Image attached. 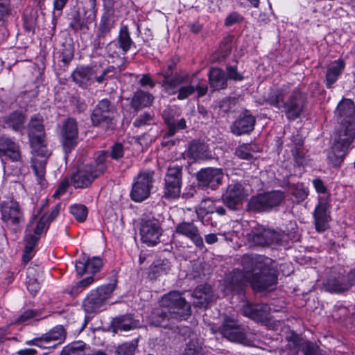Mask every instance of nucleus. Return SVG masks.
Segmentation results:
<instances>
[{"mask_svg":"<svg viewBox=\"0 0 355 355\" xmlns=\"http://www.w3.org/2000/svg\"><path fill=\"white\" fill-rule=\"evenodd\" d=\"M191 315L190 303L182 293L173 291L163 295L159 306L155 308L148 316L150 325L179 332L178 324L187 320Z\"/></svg>","mask_w":355,"mask_h":355,"instance_id":"f257e3e1","label":"nucleus"},{"mask_svg":"<svg viewBox=\"0 0 355 355\" xmlns=\"http://www.w3.org/2000/svg\"><path fill=\"white\" fill-rule=\"evenodd\" d=\"M240 263L247 272V277H250L254 291H262L277 284V275L270 258L259 254H244Z\"/></svg>","mask_w":355,"mask_h":355,"instance_id":"f03ea898","label":"nucleus"},{"mask_svg":"<svg viewBox=\"0 0 355 355\" xmlns=\"http://www.w3.org/2000/svg\"><path fill=\"white\" fill-rule=\"evenodd\" d=\"M284 198V193L280 190L257 193L248 200L247 210L253 213L270 212L279 207Z\"/></svg>","mask_w":355,"mask_h":355,"instance_id":"7ed1b4c3","label":"nucleus"},{"mask_svg":"<svg viewBox=\"0 0 355 355\" xmlns=\"http://www.w3.org/2000/svg\"><path fill=\"white\" fill-rule=\"evenodd\" d=\"M288 235L284 232H277L262 225L254 227L248 234V241L251 245L268 247L283 245L287 242Z\"/></svg>","mask_w":355,"mask_h":355,"instance_id":"20e7f679","label":"nucleus"},{"mask_svg":"<svg viewBox=\"0 0 355 355\" xmlns=\"http://www.w3.org/2000/svg\"><path fill=\"white\" fill-rule=\"evenodd\" d=\"M117 280L92 290L83 302L84 311L88 314L96 313L104 309L107 300L112 295L116 286Z\"/></svg>","mask_w":355,"mask_h":355,"instance_id":"39448f33","label":"nucleus"},{"mask_svg":"<svg viewBox=\"0 0 355 355\" xmlns=\"http://www.w3.org/2000/svg\"><path fill=\"white\" fill-rule=\"evenodd\" d=\"M31 147V167L37 178L38 183L44 185L45 181L46 165L51 155L48 149L45 139L29 141Z\"/></svg>","mask_w":355,"mask_h":355,"instance_id":"423d86ee","label":"nucleus"},{"mask_svg":"<svg viewBox=\"0 0 355 355\" xmlns=\"http://www.w3.org/2000/svg\"><path fill=\"white\" fill-rule=\"evenodd\" d=\"M116 110L114 103L108 98L99 101L90 115L92 125L101 126L106 130H114L115 128L114 114Z\"/></svg>","mask_w":355,"mask_h":355,"instance_id":"0eeeda50","label":"nucleus"},{"mask_svg":"<svg viewBox=\"0 0 355 355\" xmlns=\"http://www.w3.org/2000/svg\"><path fill=\"white\" fill-rule=\"evenodd\" d=\"M182 175V165L175 162L170 163L164 177V198L168 200H174L180 196Z\"/></svg>","mask_w":355,"mask_h":355,"instance_id":"6e6552de","label":"nucleus"},{"mask_svg":"<svg viewBox=\"0 0 355 355\" xmlns=\"http://www.w3.org/2000/svg\"><path fill=\"white\" fill-rule=\"evenodd\" d=\"M60 141L65 157L73 151L79 143L78 125L76 119L67 117L59 125Z\"/></svg>","mask_w":355,"mask_h":355,"instance_id":"1a4fd4ad","label":"nucleus"},{"mask_svg":"<svg viewBox=\"0 0 355 355\" xmlns=\"http://www.w3.org/2000/svg\"><path fill=\"white\" fill-rule=\"evenodd\" d=\"M155 172L148 170L140 172L135 178L130 192L131 199L141 202L147 199L153 187Z\"/></svg>","mask_w":355,"mask_h":355,"instance_id":"9d476101","label":"nucleus"},{"mask_svg":"<svg viewBox=\"0 0 355 355\" xmlns=\"http://www.w3.org/2000/svg\"><path fill=\"white\" fill-rule=\"evenodd\" d=\"M250 329L248 327L239 324V321L231 318H225L220 331L222 335L230 341L248 345L247 338Z\"/></svg>","mask_w":355,"mask_h":355,"instance_id":"9b49d317","label":"nucleus"},{"mask_svg":"<svg viewBox=\"0 0 355 355\" xmlns=\"http://www.w3.org/2000/svg\"><path fill=\"white\" fill-rule=\"evenodd\" d=\"M248 194L243 185L236 182L230 184L221 196L223 204L230 211L239 210Z\"/></svg>","mask_w":355,"mask_h":355,"instance_id":"f8f14e48","label":"nucleus"},{"mask_svg":"<svg viewBox=\"0 0 355 355\" xmlns=\"http://www.w3.org/2000/svg\"><path fill=\"white\" fill-rule=\"evenodd\" d=\"M65 338V329L62 326L58 325L41 337L27 340L25 343L27 345H35L40 348L48 349L55 347L57 345L64 342Z\"/></svg>","mask_w":355,"mask_h":355,"instance_id":"ddd939ff","label":"nucleus"},{"mask_svg":"<svg viewBox=\"0 0 355 355\" xmlns=\"http://www.w3.org/2000/svg\"><path fill=\"white\" fill-rule=\"evenodd\" d=\"M1 220L8 227H18L24 221V214L19 203L13 200L1 203Z\"/></svg>","mask_w":355,"mask_h":355,"instance_id":"4468645a","label":"nucleus"},{"mask_svg":"<svg viewBox=\"0 0 355 355\" xmlns=\"http://www.w3.org/2000/svg\"><path fill=\"white\" fill-rule=\"evenodd\" d=\"M141 241L148 245H155L159 242L162 228L159 220L153 217H145L141 219L140 225Z\"/></svg>","mask_w":355,"mask_h":355,"instance_id":"2eb2a0df","label":"nucleus"},{"mask_svg":"<svg viewBox=\"0 0 355 355\" xmlns=\"http://www.w3.org/2000/svg\"><path fill=\"white\" fill-rule=\"evenodd\" d=\"M322 285L327 292L340 293L348 291L353 286V282L349 278V272L345 275L331 270Z\"/></svg>","mask_w":355,"mask_h":355,"instance_id":"dca6fc26","label":"nucleus"},{"mask_svg":"<svg viewBox=\"0 0 355 355\" xmlns=\"http://www.w3.org/2000/svg\"><path fill=\"white\" fill-rule=\"evenodd\" d=\"M306 105V96L299 89H295L284 103V108L289 120H295L301 115Z\"/></svg>","mask_w":355,"mask_h":355,"instance_id":"f3484780","label":"nucleus"},{"mask_svg":"<svg viewBox=\"0 0 355 355\" xmlns=\"http://www.w3.org/2000/svg\"><path fill=\"white\" fill-rule=\"evenodd\" d=\"M242 313L256 322L265 323L270 320V307L264 303L252 304L247 302L242 308Z\"/></svg>","mask_w":355,"mask_h":355,"instance_id":"a211bd4d","label":"nucleus"},{"mask_svg":"<svg viewBox=\"0 0 355 355\" xmlns=\"http://www.w3.org/2000/svg\"><path fill=\"white\" fill-rule=\"evenodd\" d=\"M223 176L222 169L215 168H202L196 175L200 186L211 189H216L218 185L221 184Z\"/></svg>","mask_w":355,"mask_h":355,"instance_id":"6ab92c4d","label":"nucleus"},{"mask_svg":"<svg viewBox=\"0 0 355 355\" xmlns=\"http://www.w3.org/2000/svg\"><path fill=\"white\" fill-rule=\"evenodd\" d=\"M97 178L98 176L93 171L92 166L84 165L78 168L70 180L75 188L83 189L89 187Z\"/></svg>","mask_w":355,"mask_h":355,"instance_id":"aec40b11","label":"nucleus"},{"mask_svg":"<svg viewBox=\"0 0 355 355\" xmlns=\"http://www.w3.org/2000/svg\"><path fill=\"white\" fill-rule=\"evenodd\" d=\"M355 138V124L340 123V127L334 135V149H348Z\"/></svg>","mask_w":355,"mask_h":355,"instance_id":"412c9836","label":"nucleus"},{"mask_svg":"<svg viewBox=\"0 0 355 355\" xmlns=\"http://www.w3.org/2000/svg\"><path fill=\"white\" fill-rule=\"evenodd\" d=\"M103 266V260L100 257L89 258L83 253L76 262V270L78 275L83 276L85 273L95 274Z\"/></svg>","mask_w":355,"mask_h":355,"instance_id":"4be33fe9","label":"nucleus"},{"mask_svg":"<svg viewBox=\"0 0 355 355\" xmlns=\"http://www.w3.org/2000/svg\"><path fill=\"white\" fill-rule=\"evenodd\" d=\"M335 116L340 123L355 124V105L349 98H343L335 110Z\"/></svg>","mask_w":355,"mask_h":355,"instance_id":"5701e85b","label":"nucleus"},{"mask_svg":"<svg viewBox=\"0 0 355 355\" xmlns=\"http://www.w3.org/2000/svg\"><path fill=\"white\" fill-rule=\"evenodd\" d=\"M175 232L189 239L199 249L204 248L202 237L200 234L199 230L193 222H181L175 227Z\"/></svg>","mask_w":355,"mask_h":355,"instance_id":"b1692460","label":"nucleus"},{"mask_svg":"<svg viewBox=\"0 0 355 355\" xmlns=\"http://www.w3.org/2000/svg\"><path fill=\"white\" fill-rule=\"evenodd\" d=\"M256 118L249 110H245L231 126V130L236 135L248 134L254 130Z\"/></svg>","mask_w":355,"mask_h":355,"instance_id":"393cba45","label":"nucleus"},{"mask_svg":"<svg viewBox=\"0 0 355 355\" xmlns=\"http://www.w3.org/2000/svg\"><path fill=\"white\" fill-rule=\"evenodd\" d=\"M315 230L318 232H323L329 227L328 223L331 216L328 211V204L323 198H320L313 213Z\"/></svg>","mask_w":355,"mask_h":355,"instance_id":"a878e982","label":"nucleus"},{"mask_svg":"<svg viewBox=\"0 0 355 355\" xmlns=\"http://www.w3.org/2000/svg\"><path fill=\"white\" fill-rule=\"evenodd\" d=\"M0 156L7 157L12 162H23L19 146L6 136L0 137Z\"/></svg>","mask_w":355,"mask_h":355,"instance_id":"bb28decb","label":"nucleus"},{"mask_svg":"<svg viewBox=\"0 0 355 355\" xmlns=\"http://www.w3.org/2000/svg\"><path fill=\"white\" fill-rule=\"evenodd\" d=\"M219 204V200L207 198L202 200L196 210L198 218H199L202 223H204V217L207 214L216 212L220 216L226 215L227 211L225 208Z\"/></svg>","mask_w":355,"mask_h":355,"instance_id":"cd10ccee","label":"nucleus"},{"mask_svg":"<svg viewBox=\"0 0 355 355\" xmlns=\"http://www.w3.org/2000/svg\"><path fill=\"white\" fill-rule=\"evenodd\" d=\"M247 282H250V277H247V272L243 268L230 272L225 280L226 288L237 293L242 290Z\"/></svg>","mask_w":355,"mask_h":355,"instance_id":"c85d7f7f","label":"nucleus"},{"mask_svg":"<svg viewBox=\"0 0 355 355\" xmlns=\"http://www.w3.org/2000/svg\"><path fill=\"white\" fill-rule=\"evenodd\" d=\"M87 11L85 8H83L82 10H77L73 15L69 27L74 31H86L88 30V24H91L94 19L95 14L92 12L91 14L87 16Z\"/></svg>","mask_w":355,"mask_h":355,"instance_id":"c756f323","label":"nucleus"},{"mask_svg":"<svg viewBox=\"0 0 355 355\" xmlns=\"http://www.w3.org/2000/svg\"><path fill=\"white\" fill-rule=\"evenodd\" d=\"M29 141L45 139L46 132L43 116L35 114L31 116L27 127Z\"/></svg>","mask_w":355,"mask_h":355,"instance_id":"7c9ffc66","label":"nucleus"},{"mask_svg":"<svg viewBox=\"0 0 355 355\" xmlns=\"http://www.w3.org/2000/svg\"><path fill=\"white\" fill-rule=\"evenodd\" d=\"M192 295L195 299L194 305L200 308H207L214 298L212 289L208 284L198 286L193 291Z\"/></svg>","mask_w":355,"mask_h":355,"instance_id":"2f4dec72","label":"nucleus"},{"mask_svg":"<svg viewBox=\"0 0 355 355\" xmlns=\"http://www.w3.org/2000/svg\"><path fill=\"white\" fill-rule=\"evenodd\" d=\"M96 69L91 67H79L71 74L73 80L80 87L86 88L94 80Z\"/></svg>","mask_w":355,"mask_h":355,"instance_id":"473e14b6","label":"nucleus"},{"mask_svg":"<svg viewBox=\"0 0 355 355\" xmlns=\"http://www.w3.org/2000/svg\"><path fill=\"white\" fill-rule=\"evenodd\" d=\"M188 156L196 161L207 160L211 158V152L209 150L208 146L198 141L193 140L189 145Z\"/></svg>","mask_w":355,"mask_h":355,"instance_id":"72a5a7b5","label":"nucleus"},{"mask_svg":"<svg viewBox=\"0 0 355 355\" xmlns=\"http://www.w3.org/2000/svg\"><path fill=\"white\" fill-rule=\"evenodd\" d=\"M139 326V320H135L132 314H125L114 318L112 322L113 331H129Z\"/></svg>","mask_w":355,"mask_h":355,"instance_id":"f704fd0d","label":"nucleus"},{"mask_svg":"<svg viewBox=\"0 0 355 355\" xmlns=\"http://www.w3.org/2000/svg\"><path fill=\"white\" fill-rule=\"evenodd\" d=\"M345 67V63L342 59L335 60L327 69L325 76L326 86L328 89L333 87V85L337 81L342 74Z\"/></svg>","mask_w":355,"mask_h":355,"instance_id":"c9c22d12","label":"nucleus"},{"mask_svg":"<svg viewBox=\"0 0 355 355\" xmlns=\"http://www.w3.org/2000/svg\"><path fill=\"white\" fill-rule=\"evenodd\" d=\"M209 83L214 90H220L227 87V80L225 71L220 68L214 67L209 71Z\"/></svg>","mask_w":355,"mask_h":355,"instance_id":"e433bc0d","label":"nucleus"},{"mask_svg":"<svg viewBox=\"0 0 355 355\" xmlns=\"http://www.w3.org/2000/svg\"><path fill=\"white\" fill-rule=\"evenodd\" d=\"M153 101V96L148 92H146L143 90H138L135 92L130 106L135 111L138 112L139 110L149 107Z\"/></svg>","mask_w":355,"mask_h":355,"instance_id":"4c0bfd02","label":"nucleus"},{"mask_svg":"<svg viewBox=\"0 0 355 355\" xmlns=\"http://www.w3.org/2000/svg\"><path fill=\"white\" fill-rule=\"evenodd\" d=\"M26 116L19 111H14L8 116L2 118L5 127L11 128L14 131H19L24 127Z\"/></svg>","mask_w":355,"mask_h":355,"instance_id":"58836bf2","label":"nucleus"},{"mask_svg":"<svg viewBox=\"0 0 355 355\" xmlns=\"http://www.w3.org/2000/svg\"><path fill=\"white\" fill-rule=\"evenodd\" d=\"M288 94V87L286 86L279 89H272L268 93L265 101L270 106L280 109L284 107V98Z\"/></svg>","mask_w":355,"mask_h":355,"instance_id":"ea45409f","label":"nucleus"},{"mask_svg":"<svg viewBox=\"0 0 355 355\" xmlns=\"http://www.w3.org/2000/svg\"><path fill=\"white\" fill-rule=\"evenodd\" d=\"M294 146L291 149L292 156L295 164L298 166H303L306 162V150L304 148L303 139L297 135L294 140Z\"/></svg>","mask_w":355,"mask_h":355,"instance_id":"a19ab883","label":"nucleus"},{"mask_svg":"<svg viewBox=\"0 0 355 355\" xmlns=\"http://www.w3.org/2000/svg\"><path fill=\"white\" fill-rule=\"evenodd\" d=\"M119 47L122 50L123 54L126 53L134 45V42L130 37V33L127 26H121L117 38Z\"/></svg>","mask_w":355,"mask_h":355,"instance_id":"79ce46f5","label":"nucleus"},{"mask_svg":"<svg viewBox=\"0 0 355 355\" xmlns=\"http://www.w3.org/2000/svg\"><path fill=\"white\" fill-rule=\"evenodd\" d=\"M108 155V152L101 150L96 154L94 163L93 164H88L92 166L93 171L98 177L103 175L107 170L106 159L107 158Z\"/></svg>","mask_w":355,"mask_h":355,"instance_id":"37998d69","label":"nucleus"},{"mask_svg":"<svg viewBox=\"0 0 355 355\" xmlns=\"http://www.w3.org/2000/svg\"><path fill=\"white\" fill-rule=\"evenodd\" d=\"M187 78V76H182L175 73L170 78L163 79L160 83L162 86L166 90L175 89L177 87L184 83Z\"/></svg>","mask_w":355,"mask_h":355,"instance_id":"c03bdc74","label":"nucleus"},{"mask_svg":"<svg viewBox=\"0 0 355 355\" xmlns=\"http://www.w3.org/2000/svg\"><path fill=\"white\" fill-rule=\"evenodd\" d=\"M116 74V67L110 65L102 70L99 75L97 73L96 69V75H94V80L98 84L106 83L108 80L113 79Z\"/></svg>","mask_w":355,"mask_h":355,"instance_id":"a18cd8bd","label":"nucleus"},{"mask_svg":"<svg viewBox=\"0 0 355 355\" xmlns=\"http://www.w3.org/2000/svg\"><path fill=\"white\" fill-rule=\"evenodd\" d=\"M86 344L83 341L72 343L63 348L60 355H84Z\"/></svg>","mask_w":355,"mask_h":355,"instance_id":"49530a36","label":"nucleus"},{"mask_svg":"<svg viewBox=\"0 0 355 355\" xmlns=\"http://www.w3.org/2000/svg\"><path fill=\"white\" fill-rule=\"evenodd\" d=\"M347 149L339 148L334 149V145L331 147V150L328 154V159L334 166H338L343 162L346 155Z\"/></svg>","mask_w":355,"mask_h":355,"instance_id":"de8ad7c7","label":"nucleus"},{"mask_svg":"<svg viewBox=\"0 0 355 355\" xmlns=\"http://www.w3.org/2000/svg\"><path fill=\"white\" fill-rule=\"evenodd\" d=\"M138 347V339H133L119 345L115 351L117 355H133Z\"/></svg>","mask_w":355,"mask_h":355,"instance_id":"09e8293b","label":"nucleus"},{"mask_svg":"<svg viewBox=\"0 0 355 355\" xmlns=\"http://www.w3.org/2000/svg\"><path fill=\"white\" fill-rule=\"evenodd\" d=\"M306 342L307 341L300 338L299 336H294L288 340L286 347L291 351V353L295 355H299L302 350V346L305 345Z\"/></svg>","mask_w":355,"mask_h":355,"instance_id":"8fccbe9b","label":"nucleus"},{"mask_svg":"<svg viewBox=\"0 0 355 355\" xmlns=\"http://www.w3.org/2000/svg\"><path fill=\"white\" fill-rule=\"evenodd\" d=\"M70 213L78 222H84L87 216L88 210L84 205L75 204L70 207Z\"/></svg>","mask_w":355,"mask_h":355,"instance_id":"3c124183","label":"nucleus"},{"mask_svg":"<svg viewBox=\"0 0 355 355\" xmlns=\"http://www.w3.org/2000/svg\"><path fill=\"white\" fill-rule=\"evenodd\" d=\"M183 355H202L201 343L198 339H191L187 343Z\"/></svg>","mask_w":355,"mask_h":355,"instance_id":"603ef678","label":"nucleus"},{"mask_svg":"<svg viewBox=\"0 0 355 355\" xmlns=\"http://www.w3.org/2000/svg\"><path fill=\"white\" fill-rule=\"evenodd\" d=\"M153 115L148 112H144L140 114L133 122L135 128H141L145 125H149L153 123Z\"/></svg>","mask_w":355,"mask_h":355,"instance_id":"864d4df0","label":"nucleus"},{"mask_svg":"<svg viewBox=\"0 0 355 355\" xmlns=\"http://www.w3.org/2000/svg\"><path fill=\"white\" fill-rule=\"evenodd\" d=\"M238 98L236 97H226L219 101L218 107L221 112L227 113L236 106Z\"/></svg>","mask_w":355,"mask_h":355,"instance_id":"5fc2aeb1","label":"nucleus"},{"mask_svg":"<svg viewBox=\"0 0 355 355\" xmlns=\"http://www.w3.org/2000/svg\"><path fill=\"white\" fill-rule=\"evenodd\" d=\"M60 58L64 64H68L73 58V48L69 44L63 45Z\"/></svg>","mask_w":355,"mask_h":355,"instance_id":"6e6d98bb","label":"nucleus"},{"mask_svg":"<svg viewBox=\"0 0 355 355\" xmlns=\"http://www.w3.org/2000/svg\"><path fill=\"white\" fill-rule=\"evenodd\" d=\"M176 67V62L171 59L166 62V68H163L162 71L156 73L157 76L163 77V79H166L172 76L174 73V69Z\"/></svg>","mask_w":355,"mask_h":355,"instance_id":"4d7b16f0","label":"nucleus"},{"mask_svg":"<svg viewBox=\"0 0 355 355\" xmlns=\"http://www.w3.org/2000/svg\"><path fill=\"white\" fill-rule=\"evenodd\" d=\"M162 115L168 129L165 137H172L174 135V117L170 114L169 110H164Z\"/></svg>","mask_w":355,"mask_h":355,"instance_id":"13d9d810","label":"nucleus"},{"mask_svg":"<svg viewBox=\"0 0 355 355\" xmlns=\"http://www.w3.org/2000/svg\"><path fill=\"white\" fill-rule=\"evenodd\" d=\"M227 80H233L235 81H241L244 79L243 76L238 71L236 66L227 64L226 67Z\"/></svg>","mask_w":355,"mask_h":355,"instance_id":"bf43d9fd","label":"nucleus"},{"mask_svg":"<svg viewBox=\"0 0 355 355\" xmlns=\"http://www.w3.org/2000/svg\"><path fill=\"white\" fill-rule=\"evenodd\" d=\"M232 37H227L221 42L219 46V52L222 57H227L232 50Z\"/></svg>","mask_w":355,"mask_h":355,"instance_id":"052dcab7","label":"nucleus"},{"mask_svg":"<svg viewBox=\"0 0 355 355\" xmlns=\"http://www.w3.org/2000/svg\"><path fill=\"white\" fill-rule=\"evenodd\" d=\"M299 355H320V349L313 343L307 341L306 345L302 346Z\"/></svg>","mask_w":355,"mask_h":355,"instance_id":"680f3d73","label":"nucleus"},{"mask_svg":"<svg viewBox=\"0 0 355 355\" xmlns=\"http://www.w3.org/2000/svg\"><path fill=\"white\" fill-rule=\"evenodd\" d=\"M196 91V87L192 85L182 86L179 88L178 92V99L184 100L193 94Z\"/></svg>","mask_w":355,"mask_h":355,"instance_id":"e2e57ef3","label":"nucleus"},{"mask_svg":"<svg viewBox=\"0 0 355 355\" xmlns=\"http://www.w3.org/2000/svg\"><path fill=\"white\" fill-rule=\"evenodd\" d=\"M235 155L243 159L250 160L252 158L249 146L246 144L239 146L235 151Z\"/></svg>","mask_w":355,"mask_h":355,"instance_id":"0e129e2a","label":"nucleus"},{"mask_svg":"<svg viewBox=\"0 0 355 355\" xmlns=\"http://www.w3.org/2000/svg\"><path fill=\"white\" fill-rule=\"evenodd\" d=\"M94 281V279L92 276L88 277L87 278H85L80 281L77 284L71 288L70 291H68V293L70 295H74L78 292V289L81 288H85L92 284Z\"/></svg>","mask_w":355,"mask_h":355,"instance_id":"69168bd1","label":"nucleus"},{"mask_svg":"<svg viewBox=\"0 0 355 355\" xmlns=\"http://www.w3.org/2000/svg\"><path fill=\"white\" fill-rule=\"evenodd\" d=\"M124 153L123 146L121 143H116L112 147L110 156L115 160H118L123 157Z\"/></svg>","mask_w":355,"mask_h":355,"instance_id":"338daca9","label":"nucleus"},{"mask_svg":"<svg viewBox=\"0 0 355 355\" xmlns=\"http://www.w3.org/2000/svg\"><path fill=\"white\" fill-rule=\"evenodd\" d=\"M291 195L295 198V202L300 203L307 198L308 191L303 188H295L291 191Z\"/></svg>","mask_w":355,"mask_h":355,"instance_id":"774afa93","label":"nucleus"}]
</instances>
